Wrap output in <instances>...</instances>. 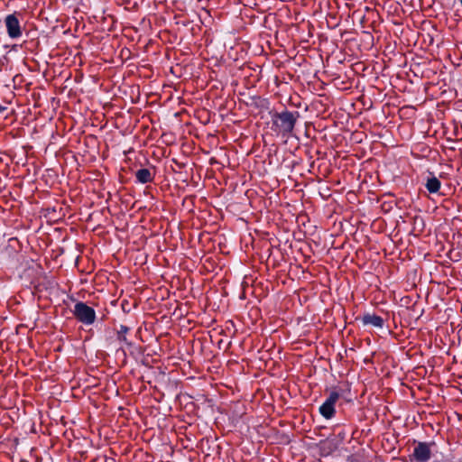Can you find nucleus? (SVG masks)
Masks as SVG:
<instances>
[{
    "mask_svg": "<svg viewBox=\"0 0 462 462\" xmlns=\"http://www.w3.org/2000/svg\"><path fill=\"white\" fill-rule=\"evenodd\" d=\"M72 313L74 318L85 326L93 325L97 319L95 310L83 301L76 302Z\"/></svg>",
    "mask_w": 462,
    "mask_h": 462,
    "instance_id": "f03ea898",
    "label": "nucleus"
},
{
    "mask_svg": "<svg viewBox=\"0 0 462 462\" xmlns=\"http://www.w3.org/2000/svg\"><path fill=\"white\" fill-rule=\"evenodd\" d=\"M122 307L123 309L126 308V305L124 304V302L122 303Z\"/></svg>",
    "mask_w": 462,
    "mask_h": 462,
    "instance_id": "9b49d317",
    "label": "nucleus"
},
{
    "mask_svg": "<svg viewBox=\"0 0 462 462\" xmlns=\"http://www.w3.org/2000/svg\"><path fill=\"white\" fill-rule=\"evenodd\" d=\"M363 325H371L375 328H382L384 325V320L382 317L374 313H365L361 318Z\"/></svg>",
    "mask_w": 462,
    "mask_h": 462,
    "instance_id": "423d86ee",
    "label": "nucleus"
},
{
    "mask_svg": "<svg viewBox=\"0 0 462 462\" xmlns=\"http://www.w3.org/2000/svg\"><path fill=\"white\" fill-rule=\"evenodd\" d=\"M425 187L430 193H437L441 187V182L436 176L430 173L426 180Z\"/></svg>",
    "mask_w": 462,
    "mask_h": 462,
    "instance_id": "6e6552de",
    "label": "nucleus"
},
{
    "mask_svg": "<svg viewBox=\"0 0 462 462\" xmlns=\"http://www.w3.org/2000/svg\"><path fill=\"white\" fill-rule=\"evenodd\" d=\"M136 181L142 184L152 182L154 174L147 168H142L135 172Z\"/></svg>",
    "mask_w": 462,
    "mask_h": 462,
    "instance_id": "0eeeda50",
    "label": "nucleus"
},
{
    "mask_svg": "<svg viewBox=\"0 0 462 462\" xmlns=\"http://www.w3.org/2000/svg\"><path fill=\"white\" fill-rule=\"evenodd\" d=\"M129 330H130L129 327H127L125 325H120L119 329L117 330V333H116L117 340H119L120 342H124L125 344L130 346L131 343L128 341V339L126 337V334L129 332Z\"/></svg>",
    "mask_w": 462,
    "mask_h": 462,
    "instance_id": "1a4fd4ad",
    "label": "nucleus"
},
{
    "mask_svg": "<svg viewBox=\"0 0 462 462\" xmlns=\"http://www.w3.org/2000/svg\"><path fill=\"white\" fill-rule=\"evenodd\" d=\"M270 116L272 131L282 137H289L292 134L297 121L300 118L298 111H290L288 109H284L282 112L271 111Z\"/></svg>",
    "mask_w": 462,
    "mask_h": 462,
    "instance_id": "f257e3e1",
    "label": "nucleus"
},
{
    "mask_svg": "<svg viewBox=\"0 0 462 462\" xmlns=\"http://www.w3.org/2000/svg\"><path fill=\"white\" fill-rule=\"evenodd\" d=\"M5 110V107L3 106L1 104H0V113L4 112Z\"/></svg>",
    "mask_w": 462,
    "mask_h": 462,
    "instance_id": "9d476101",
    "label": "nucleus"
},
{
    "mask_svg": "<svg viewBox=\"0 0 462 462\" xmlns=\"http://www.w3.org/2000/svg\"><path fill=\"white\" fill-rule=\"evenodd\" d=\"M7 34L12 39H17L22 36V28L15 14H8L5 19Z\"/></svg>",
    "mask_w": 462,
    "mask_h": 462,
    "instance_id": "39448f33",
    "label": "nucleus"
},
{
    "mask_svg": "<svg viewBox=\"0 0 462 462\" xmlns=\"http://www.w3.org/2000/svg\"><path fill=\"white\" fill-rule=\"evenodd\" d=\"M340 394L337 391L330 392L328 397L319 407V413L326 419L330 420L336 414V403L338 401Z\"/></svg>",
    "mask_w": 462,
    "mask_h": 462,
    "instance_id": "20e7f679",
    "label": "nucleus"
},
{
    "mask_svg": "<svg viewBox=\"0 0 462 462\" xmlns=\"http://www.w3.org/2000/svg\"><path fill=\"white\" fill-rule=\"evenodd\" d=\"M122 307L123 309L126 308V305L124 304V302L122 303Z\"/></svg>",
    "mask_w": 462,
    "mask_h": 462,
    "instance_id": "f8f14e48",
    "label": "nucleus"
},
{
    "mask_svg": "<svg viewBox=\"0 0 462 462\" xmlns=\"http://www.w3.org/2000/svg\"><path fill=\"white\" fill-rule=\"evenodd\" d=\"M415 443L413 451L409 455V462H429L432 457L431 447L434 442L419 441Z\"/></svg>",
    "mask_w": 462,
    "mask_h": 462,
    "instance_id": "7ed1b4c3",
    "label": "nucleus"
}]
</instances>
